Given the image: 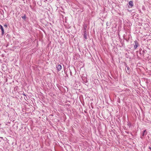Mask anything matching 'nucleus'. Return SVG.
Here are the masks:
<instances>
[{
    "label": "nucleus",
    "instance_id": "nucleus-1",
    "mask_svg": "<svg viewBox=\"0 0 151 151\" xmlns=\"http://www.w3.org/2000/svg\"><path fill=\"white\" fill-rule=\"evenodd\" d=\"M134 49H136L139 46V44L137 41H134Z\"/></svg>",
    "mask_w": 151,
    "mask_h": 151
},
{
    "label": "nucleus",
    "instance_id": "nucleus-2",
    "mask_svg": "<svg viewBox=\"0 0 151 151\" xmlns=\"http://www.w3.org/2000/svg\"><path fill=\"white\" fill-rule=\"evenodd\" d=\"M126 68H125V70L126 73L128 74H129L131 72L130 69L127 66H126Z\"/></svg>",
    "mask_w": 151,
    "mask_h": 151
},
{
    "label": "nucleus",
    "instance_id": "nucleus-3",
    "mask_svg": "<svg viewBox=\"0 0 151 151\" xmlns=\"http://www.w3.org/2000/svg\"><path fill=\"white\" fill-rule=\"evenodd\" d=\"M83 36L84 37L85 40H86L87 39V33L86 31H83Z\"/></svg>",
    "mask_w": 151,
    "mask_h": 151
},
{
    "label": "nucleus",
    "instance_id": "nucleus-4",
    "mask_svg": "<svg viewBox=\"0 0 151 151\" xmlns=\"http://www.w3.org/2000/svg\"><path fill=\"white\" fill-rule=\"evenodd\" d=\"M56 67L57 68V70L58 71H60L62 68V66L60 65H57Z\"/></svg>",
    "mask_w": 151,
    "mask_h": 151
},
{
    "label": "nucleus",
    "instance_id": "nucleus-5",
    "mask_svg": "<svg viewBox=\"0 0 151 151\" xmlns=\"http://www.w3.org/2000/svg\"><path fill=\"white\" fill-rule=\"evenodd\" d=\"M147 134V132H146V130H144L142 133V135L143 137H144L145 135H146Z\"/></svg>",
    "mask_w": 151,
    "mask_h": 151
},
{
    "label": "nucleus",
    "instance_id": "nucleus-6",
    "mask_svg": "<svg viewBox=\"0 0 151 151\" xmlns=\"http://www.w3.org/2000/svg\"><path fill=\"white\" fill-rule=\"evenodd\" d=\"M0 29H1L2 32V34L3 35L4 33V29L2 26L0 24Z\"/></svg>",
    "mask_w": 151,
    "mask_h": 151
},
{
    "label": "nucleus",
    "instance_id": "nucleus-7",
    "mask_svg": "<svg viewBox=\"0 0 151 151\" xmlns=\"http://www.w3.org/2000/svg\"><path fill=\"white\" fill-rule=\"evenodd\" d=\"M129 5L131 6V7H132L133 6V1H130L129 3Z\"/></svg>",
    "mask_w": 151,
    "mask_h": 151
},
{
    "label": "nucleus",
    "instance_id": "nucleus-8",
    "mask_svg": "<svg viewBox=\"0 0 151 151\" xmlns=\"http://www.w3.org/2000/svg\"><path fill=\"white\" fill-rule=\"evenodd\" d=\"M87 27V25L86 24H84L83 25V31H86V28Z\"/></svg>",
    "mask_w": 151,
    "mask_h": 151
},
{
    "label": "nucleus",
    "instance_id": "nucleus-9",
    "mask_svg": "<svg viewBox=\"0 0 151 151\" xmlns=\"http://www.w3.org/2000/svg\"><path fill=\"white\" fill-rule=\"evenodd\" d=\"M22 19H24L25 20V19L26 18V15L25 14H24V16L22 17Z\"/></svg>",
    "mask_w": 151,
    "mask_h": 151
},
{
    "label": "nucleus",
    "instance_id": "nucleus-10",
    "mask_svg": "<svg viewBox=\"0 0 151 151\" xmlns=\"http://www.w3.org/2000/svg\"><path fill=\"white\" fill-rule=\"evenodd\" d=\"M83 78H84V79H85V81H84L85 82V83H86L87 82V80H86V79L85 78V77H83V78H82V80L83 81H84V79H83Z\"/></svg>",
    "mask_w": 151,
    "mask_h": 151
},
{
    "label": "nucleus",
    "instance_id": "nucleus-11",
    "mask_svg": "<svg viewBox=\"0 0 151 151\" xmlns=\"http://www.w3.org/2000/svg\"><path fill=\"white\" fill-rule=\"evenodd\" d=\"M110 24L108 22H107L106 23V25L107 27H109L110 26Z\"/></svg>",
    "mask_w": 151,
    "mask_h": 151
},
{
    "label": "nucleus",
    "instance_id": "nucleus-12",
    "mask_svg": "<svg viewBox=\"0 0 151 151\" xmlns=\"http://www.w3.org/2000/svg\"><path fill=\"white\" fill-rule=\"evenodd\" d=\"M125 91H128L129 92V90L128 88H126V89L125 90Z\"/></svg>",
    "mask_w": 151,
    "mask_h": 151
},
{
    "label": "nucleus",
    "instance_id": "nucleus-13",
    "mask_svg": "<svg viewBox=\"0 0 151 151\" xmlns=\"http://www.w3.org/2000/svg\"><path fill=\"white\" fill-rule=\"evenodd\" d=\"M69 70H70V75L71 76H72V73L70 69H69Z\"/></svg>",
    "mask_w": 151,
    "mask_h": 151
},
{
    "label": "nucleus",
    "instance_id": "nucleus-14",
    "mask_svg": "<svg viewBox=\"0 0 151 151\" xmlns=\"http://www.w3.org/2000/svg\"><path fill=\"white\" fill-rule=\"evenodd\" d=\"M23 94L24 96H26L27 95H26L25 93H23Z\"/></svg>",
    "mask_w": 151,
    "mask_h": 151
},
{
    "label": "nucleus",
    "instance_id": "nucleus-15",
    "mask_svg": "<svg viewBox=\"0 0 151 151\" xmlns=\"http://www.w3.org/2000/svg\"><path fill=\"white\" fill-rule=\"evenodd\" d=\"M148 148H149L150 150H151V147L150 146H149V147Z\"/></svg>",
    "mask_w": 151,
    "mask_h": 151
},
{
    "label": "nucleus",
    "instance_id": "nucleus-16",
    "mask_svg": "<svg viewBox=\"0 0 151 151\" xmlns=\"http://www.w3.org/2000/svg\"><path fill=\"white\" fill-rule=\"evenodd\" d=\"M4 26L5 27H7V25H6V24H5L4 25Z\"/></svg>",
    "mask_w": 151,
    "mask_h": 151
},
{
    "label": "nucleus",
    "instance_id": "nucleus-17",
    "mask_svg": "<svg viewBox=\"0 0 151 151\" xmlns=\"http://www.w3.org/2000/svg\"><path fill=\"white\" fill-rule=\"evenodd\" d=\"M125 66L126 67V66H127V64H126V63H125Z\"/></svg>",
    "mask_w": 151,
    "mask_h": 151
},
{
    "label": "nucleus",
    "instance_id": "nucleus-18",
    "mask_svg": "<svg viewBox=\"0 0 151 151\" xmlns=\"http://www.w3.org/2000/svg\"><path fill=\"white\" fill-rule=\"evenodd\" d=\"M141 138H142H142H142V137H141Z\"/></svg>",
    "mask_w": 151,
    "mask_h": 151
}]
</instances>
